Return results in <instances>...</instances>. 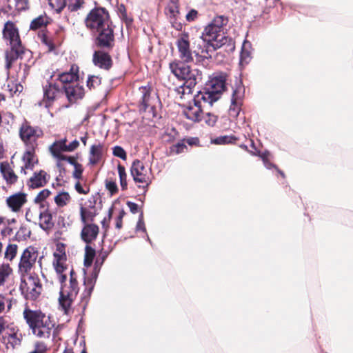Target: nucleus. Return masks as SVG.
Listing matches in <instances>:
<instances>
[{"label":"nucleus","instance_id":"nucleus-2","mask_svg":"<svg viewBox=\"0 0 353 353\" xmlns=\"http://www.w3.org/2000/svg\"><path fill=\"white\" fill-rule=\"evenodd\" d=\"M85 23L91 31L97 32V40L101 46H110L113 41V30L108 12L105 9H92L87 15Z\"/></svg>","mask_w":353,"mask_h":353},{"label":"nucleus","instance_id":"nucleus-9","mask_svg":"<svg viewBox=\"0 0 353 353\" xmlns=\"http://www.w3.org/2000/svg\"><path fill=\"white\" fill-rule=\"evenodd\" d=\"M176 46L177 48L178 56L183 62H190L193 61V54L198 55L195 50L199 51L196 45L194 44V50H192L190 45L189 35L186 32H183L179 35Z\"/></svg>","mask_w":353,"mask_h":353},{"label":"nucleus","instance_id":"nucleus-43","mask_svg":"<svg viewBox=\"0 0 353 353\" xmlns=\"http://www.w3.org/2000/svg\"><path fill=\"white\" fill-rule=\"evenodd\" d=\"M66 6L70 11H76L79 9L83 3V0H65Z\"/></svg>","mask_w":353,"mask_h":353},{"label":"nucleus","instance_id":"nucleus-30","mask_svg":"<svg viewBox=\"0 0 353 353\" xmlns=\"http://www.w3.org/2000/svg\"><path fill=\"white\" fill-rule=\"evenodd\" d=\"M54 200L58 207L62 208L70 203L71 197L68 192L62 191L54 196Z\"/></svg>","mask_w":353,"mask_h":353},{"label":"nucleus","instance_id":"nucleus-12","mask_svg":"<svg viewBox=\"0 0 353 353\" xmlns=\"http://www.w3.org/2000/svg\"><path fill=\"white\" fill-rule=\"evenodd\" d=\"M38 252L33 247H28L24 250L19 264V271L21 275L28 274L34 265Z\"/></svg>","mask_w":353,"mask_h":353},{"label":"nucleus","instance_id":"nucleus-13","mask_svg":"<svg viewBox=\"0 0 353 353\" xmlns=\"http://www.w3.org/2000/svg\"><path fill=\"white\" fill-rule=\"evenodd\" d=\"M199 93L194 96L193 103H190L183 110V114L190 120L196 122L199 121L202 118V110L208 104H205L203 99H199Z\"/></svg>","mask_w":353,"mask_h":353},{"label":"nucleus","instance_id":"nucleus-49","mask_svg":"<svg viewBox=\"0 0 353 353\" xmlns=\"http://www.w3.org/2000/svg\"><path fill=\"white\" fill-rule=\"evenodd\" d=\"M113 154L123 160H125L127 157L125 151L120 146L114 147Z\"/></svg>","mask_w":353,"mask_h":353},{"label":"nucleus","instance_id":"nucleus-52","mask_svg":"<svg viewBox=\"0 0 353 353\" xmlns=\"http://www.w3.org/2000/svg\"><path fill=\"white\" fill-rule=\"evenodd\" d=\"M105 187L112 195L115 194L118 190L117 185L114 181H107Z\"/></svg>","mask_w":353,"mask_h":353},{"label":"nucleus","instance_id":"nucleus-51","mask_svg":"<svg viewBox=\"0 0 353 353\" xmlns=\"http://www.w3.org/2000/svg\"><path fill=\"white\" fill-rule=\"evenodd\" d=\"M205 123L210 126H213L217 121L216 116L208 113L205 117Z\"/></svg>","mask_w":353,"mask_h":353},{"label":"nucleus","instance_id":"nucleus-10","mask_svg":"<svg viewBox=\"0 0 353 353\" xmlns=\"http://www.w3.org/2000/svg\"><path fill=\"white\" fill-rule=\"evenodd\" d=\"M19 134L27 148H36L37 139L43 136V131L39 128L32 127L26 123L21 125Z\"/></svg>","mask_w":353,"mask_h":353},{"label":"nucleus","instance_id":"nucleus-4","mask_svg":"<svg viewBox=\"0 0 353 353\" xmlns=\"http://www.w3.org/2000/svg\"><path fill=\"white\" fill-rule=\"evenodd\" d=\"M23 316L34 335L39 338L48 339L54 327L49 316L41 311L26 309Z\"/></svg>","mask_w":353,"mask_h":353},{"label":"nucleus","instance_id":"nucleus-29","mask_svg":"<svg viewBox=\"0 0 353 353\" xmlns=\"http://www.w3.org/2000/svg\"><path fill=\"white\" fill-rule=\"evenodd\" d=\"M8 79L7 80L6 89L9 91L11 96L16 94L17 93H20L23 90V85L18 82L17 80L12 79L10 77V72H8Z\"/></svg>","mask_w":353,"mask_h":353},{"label":"nucleus","instance_id":"nucleus-20","mask_svg":"<svg viewBox=\"0 0 353 353\" xmlns=\"http://www.w3.org/2000/svg\"><path fill=\"white\" fill-rule=\"evenodd\" d=\"M50 176L44 170H40L38 172H34V174L30 178L28 181V185L30 188H38L44 186Z\"/></svg>","mask_w":353,"mask_h":353},{"label":"nucleus","instance_id":"nucleus-55","mask_svg":"<svg viewBox=\"0 0 353 353\" xmlns=\"http://www.w3.org/2000/svg\"><path fill=\"white\" fill-rule=\"evenodd\" d=\"M136 229L137 231L141 230L145 232V227L143 221V214H141L139 216V219L137 222Z\"/></svg>","mask_w":353,"mask_h":353},{"label":"nucleus","instance_id":"nucleus-24","mask_svg":"<svg viewBox=\"0 0 353 353\" xmlns=\"http://www.w3.org/2000/svg\"><path fill=\"white\" fill-rule=\"evenodd\" d=\"M0 171L7 183L13 184L17 181V176L8 162L4 161L0 163Z\"/></svg>","mask_w":353,"mask_h":353},{"label":"nucleus","instance_id":"nucleus-8","mask_svg":"<svg viewBox=\"0 0 353 353\" xmlns=\"http://www.w3.org/2000/svg\"><path fill=\"white\" fill-rule=\"evenodd\" d=\"M21 276L20 289L27 299H36L41 292V285L37 276L23 274Z\"/></svg>","mask_w":353,"mask_h":353},{"label":"nucleus","instance_id":"nucleus-48","mask_svg":"<svg viewBox=\"0 0 353 353\" xmlns=\"http://www.w3.org/2000/svg\"><path fill=\"white\" fill-rule=\"evenodd\" d=\"M54 261L53 262H65L66 257L65 254L62 249H57L54 253Z\"/></svg>","mask_w":353,"mask_h":353},{"label":"nucleus","instance_id":"nucleus-7","mask_svg":"<svg viewBox=\"0 0 353 353\" xmlns=\"http://www.w3.org/2000/svg\"><path fill=\"white\" fill-rule=\"evenodd\" d=\"M226 76L219 74L212 77L207 83L204 92H199V99H203L205 104L212 105L220 97L225 88Z\"/></svg>","mask_w":353,"mask_h":353},{"label":"nucleus","instance_id":"nucleus-23","mask_svg":"<svg viewBox=\"0 0 353 353\" xmlns=\"http://www.w3.org/2000/svg\"><path fill=\"white\" fill-rule=\"evenodd\" d=\"M66 149V139L55 141L50 147V150L54 157L58 159L68 161V158L70 157H65L61 154L62 152H67Z\"/></svg>","mask_w":353,"mask_h":353},{"label":"nucleus","instance_id":"nucleus-11","mask_svg":"<svg viewBox=\"0 0 353 353\" xmlns=\"http://www.w3.org/2000/svg\"><path fill=\"white\" fill-rule=\"evenodd\" d=\"M131 175L136 183H146L148 186L152 182L151 169H147L139 160L133 161L130 168Z\"/></svg>","mask_w":353,"mask_h":353},{"label":"nucleus","instance_id":"nucleus-6","mask_svg":"<svg viewBox=\"0 0 353 353\" xmlns=\"http://www.w3.org/2000/svg\"><path fill=\"white\" fill-rule=\"evenodd\" d=\"M170 69L171 72L180 80L186 82L185 89L188 90V92H191V88L201 79V72L197 68H192L190 65L181 62L173 61L170 63Z\"/></svg>","mask_w":353,"mask_h":353},{"label":"nucleus","instance_id":"nucleus-58","mask_svg":"<svg viewBox=\"0 0 353 353\" xmlns=\"http://www.w3.org/2000/svg\"><path fill=\"white\" fill-rule=\"evenodd\" d=\"M127 204H128V206L129 207L130 211L132 213H136L137 212V210H138L137 204H136L133 202H130V201H128Z\"/></svg>","mask_w":353,"mask_h":353},{"label":"nucleus","instance_id":"nucleus-22","mask_svg":"<svg viewBox=\"0 0 353 353\" xmlns=\"http://www.w3.org/2000/svg\"><path fill=\"white\" fill-rule=\"evenodd\" d=\"M94 65L105 70H108L112 65V60L109 54L103 51H96L92 59Z\"/></svg>","mask_w":353,"mask_h":353},{"label":"nucleus","instance_id":"nucleus-32","mask_svg":"<svg viewBox=\"0 0 353 353\" xmlns=\"http://www.w3.org/2000/svg\"><path fill=\"white\" fill-rule=\"evenodd\" d=\"M67 161L74 165V170L73 171L72 176L77 180V181H79L82 178V173L83 171L82 165L76 162L72 157L68 158Z\"/></svg>","mask_w":353,"mask_h":353},{"label":"nucleus","instance_id":"nucleus-28","mask_svg":"<svg viewBox=\"0 0 353 353\" xmlns=\"http://www.w3.org/2000/svg\"><path fill=\"white\" fill-rule=\"evenodd\" d=\"M140 101L143 105V109L146 110L147 108L152 106V98L150 97V88L144 86L139 88Z\"/></svg>","mask_w":353,"mask_h":353},{"label":"nucleus","instance_id":"nucleus-26","mask_svg":"<svg viewBox=\"0 0 353 353\" xmlns=\"http://www.w3.org/2000/svg\"><path fill=\"white\" fill-rule=\"evenodd\" d=\"M103 145L98 143L90 148L89 161L92 165H95L101 159Z\"/></svg>","mask_w":353,"mask_h":353},{"label":"nucleus","instance_id":"nucleus-3","mask_svg":"<svg viewBox=\"0 0 353 353\" xmlns=\"http://www.w3.org/2000/svg\"><path fill=\"white\" fill-rule=\"evenodd\" d=\"M65 262H53L58 279L61 284H63L67 279V273H65V272H67V268L65 265ZM70 274L69 284L65 283L64 285H61L59 299L60 306L66 314L70 312L72 303L79 292L78 283L73 270L70 271Z\"/></svg>","mask_w":353,"mask_h":353},{"label":"nucleus","instance_id":"nucleus-14","mask_svg":"<svg viewBox=\"0 0 353 353\" xmlns=\"http://www.w3.org/2000/svg\"><path fill=\"white\" fill-rule=\"evenodd\" d=\"M245 89L240 83H238L235 88H232L231 104L229 108V114L233 118L237 117L242 105L244 97Z\"/></svg>","mask_w":353,"mask_h":353},{"label":"nucleus","instance_id":"nucleus-33","mask_svg":"<svg viewBox=\"0 0 353 353\" xmlns=\"http://www.w3.org/2000/svg\"><path fill=\"white\" fill-rule=\"evenodd\" d=\"M251 55V43L245 41L242 46V50L241 52V61L248 63Z\"/></svg>","mask_w":353,"mask_h":353},{"label":"nucleus","instance_id":"nucleus-27","mask_svg":"<svg viewBox=\"0 0 353 353\" xmlns=\"http://www.w3.org/2000/svg\"><path fill=\"white\" fill-rule=\"evenodd\" d=\"M39 225L44 230H50L53 227L54 223L50 213L47 211L40 212Z\"/></svg>","mask_w":353,"mask_h":353},{"label":"nucleus","instance_id":"nucleus-37","mask_svg":"<svg viewBox=\"0 0 353 353\" xmlns=\"http://www.w3.org/2000/svg\"><path fill=\"white\" fill-rule=\"evenodd\" d=\"M119 179H120V185L122 188V190H125L128 186L127 183V174L125 172V169L124 166L121 165V164H119L117 166Z\"/></svg>","mask_w":353,"mask_h":353},{"label":"nucleus","instance_id":"nucleus-40","mask_svg":"<svg viewBox=\"0 0 353 353\" xmlns=\"http://www.w3.org/2000/svg\"><path fill=\"white\" fill-rule=\"evenodd\" d=\"M49 5L57 12H61L66 6L65 0H48Z\"/></svg>","mask_w":353,"mask_h":353},{"label":"nucleus","instance_id":"nucleus-44","mask_svg":"<svg viewBox=\"0 0 353 353\" xmlns=\"http://www.w3.org/2000/svg\"><path fill=\"white\" fill-rule=\"evenodd\" d=\"M51 192L48 189H43L40 191L35 196L34 201L36 203H40L44 201L50 194Z\"/></svg>","mask_w":353,"mask_h":353},{"label":"nucleus","instance_id":"nucleus-62","mask_svg":"<svg viewBox=\"0 0 353 353\" xmlns=\"http://www.w3.org/2000/svg\"><path fill=\"white\" fill-rule=\"evenodd\" d=\"M262 159H263V161L264 165L268 169H270L272 167L274 166L270 162H269L268 161L267 158L264 155L262 156Z\"/></svg>","mask_w":353,"mask_h":353},{"label":"nucleus","instance_id":"nucleus-56","mask_svg":"<svg viewBox=\"0 0 353 353\" xmlns=\"http://www.w3.org/2000/svg\"><path fill=\"white\" fill-rule=\"evenodd\" d=\"M12 229L10 226L4 225L1 230V234L3 237L10 236L12 234Z\"/></svg>","mask_w":353,"mask_h":353},{"label":"nucleus","instance_id":"nucleus-47","mask_svg":"<svg viewBox=\"0 0 353 353\" xmlns=\"http://www.w3.org/2000/svg\"><path fill=\"white\" fill-rule=\"evenodd\" d=\"M6 307L8 310H10L12 307V301L9 298L0 295V313L5 310Z\"/></svg>","mask_w":353,"mask_h":353},{"label":"nucleus","instance_id":"nucleus-5","mask_svg":"<svg viewBox=\"0 0 353 353\" xmlns=\"http://www.w3.org/2000/svg\"><path fill=\"white\" fill-rule=\"evenodd\" d=\"M3 34L7 43L10 46V50L6 52V68L9 70L12 62L23 53L24 49L21 45L18 29L13 23H6Z\"/></svg>","mask_w":353,"mask_h":353},{"label":"nucleus","instance_id":"nucleus-17","mask_svg":"<svg viewBox=\"0 0 353 353\" xmlns=\"http://www.w3.org/2000/svg\"><path fill=\"white\" fill-rule=\"evenodd\" d=\"M35 148H27L21 157V172L27 174V170H32L38 163V159L34 153Z\"/></svg>","mask_w":353,"mask_h":353},{"label":"nucleus","instance_id":"nucleus-63","mask_svg":"<svg viewBox=\"0 0 353 353\" xmlns=\"http://www.w3.org/2000/svg\"><path fill=\"white\" fill-rule=\"evenodd\" d=\"M116 227L118 229H120L122 227V214H121L117 218Z\"/></svg>","mask_w":353,"mask_h":353},{"label":"nucleus","instance_id":"nucleus-31","mask_svg":"<svg viewBox=\"0 0 353 353\" xmlns=\"http://www.w3.org/2000/svg\"><path fill=\"white\" fill-rule=\"evenodd\" d=\"M165 13L172 23L176 22L180 14L179 6L167 5L165 8Z\"/></svg>","mask_w":353,"mask_h":353},{"label":"nucleus","instance_id":"nucleus-54","mask_svg":"<svg viewBox=\"0 0 353 353\" xmlns=\"http://www.w3.org/2000/svg\"><path fill=\"white\" fill-rule=\"evenodd\" d=\"M198 17V12L194 10H190L185 16V19L188 21L191 22L194 21Z\"/></svg>","mask_w":353,"mask_h":353},{"label":"nucleus","instance_id":"nucleus-18","mask_svg":"<svg viewBox=\"0 0 353 353\" xmlns=\"http://www.w3.org/2000/svg\"><path fill=\"white\" fill-rule=\"evenodd\" d=\"M65 94L70 102H75L84 96L85 92L82 85L79 83H70L64 86Z\"/></svg>","mask_w":353,"mask_h":353},{"label":"nucleus","instance_id":"nucleus-35","mask_svg":"<svg viewBox=\"0 0 353 353\" xmlns=\"http://www.w3.org/2000/svg\"><path fill=\"white\" fill-rule=\"evenodd\" d=\"M12 273V269L8 264L0 265V286L4 285L6 279Z\"/></svg>","mask_w":353,"mask_h":353},{"label":"nucleus","instance_id":"nucleus-57","mask_svg":"<svg viewBox=\"0 0 353 353\" xmlns=\"http://www.w3.org/2000/svg\"><path fill=\"white\" fill-rule=\"evenodd\" d=\"M79 145V143L78 141L74 140L72 141L69 145H66V150L67 152H72Z\"/></svg>","mask_w":353,"mask_h":353},{"label":"nucleus","instance_id":"nucleus-25","mask_svg":"<svg viewBox=\"0 0 353 353\" xmlns=\"http://www.w3.org/2000/svg\"><path fill=\"white\" fill-rule=\"evenodd\" d=\"M59 79L63 83H74L79 78L78 76V67L77 65H72L69 72H63L59 74Z\"/></svg>","mask_w":353,"mask_h":353},{"label":"nucleus","instance_id":"nucleus-15","mask_svg":"<svg viewBox=\"0 0 353 353\" xmlns=\"http://www.w3.org/2000/svg\"><path fill=\"white\" fill-rule=\"evenodd\" d=\"M21 334L19 332L18 328L14 325H8L3 333L2 342L7 345H10L14 348L21 343Z\"/></svg>","mask_w":353,"mask_h":353},{"label":"nucleus","instance_id":"nucleus-64","mask_svg":"<svg viewBox=\"0 0 353 353\" xmlns=\"http://www.w3.org/2000/svg\"><path fill=\"white\" fill-rule=\"evenodd\" d=\"M198 142H199V141L196 138H191V139H189L187 140V143L190 145L196 144Z\"/></svg>","mask_w":353,"mask_h":353},{"label":"nucleus","instance_id":"nucleus-16","mask_svg":"<svg viewBox=\"0 0 353 353\" xmlns=\"http://www.w3.org/2000/svg\"><path fill=\"white\" fill-rule=\"evenodd\" d=\"M27 194L23 192H17L9 196L6 203L8 208L14 213L20 212L22 207L27 202Z\"/></svg>","mask_w":353,"mask_h":353},{"label":"nucleus","instance_id":"nucleus-50","mask_svg":"<svg viewBox=\"0 0 353 353\" xmlns=\"http://www.w3.org/2000/svg\"><path fill=\"white\" fill-rule=\"evenodd\" d=\"M47 347L43 342H38L34 345V350L29 353H46Z\"/></svg>","mask_w":353,"mask_h":353},{"label":"nucleus","instance_id":"nucleus-61","mask_svg":"<svg viewBox=\"0 0 353 353\" xmlns=\"http://www.w3.org/2000/svg\"><path fill=\"white\" fill-rule=\"evenodd\" d=\"M185 85H186V82H185V83H184L183 85V86H181V87L180 88L179 90V93H181V94H182V95H183V97H185V94H191V93H192V90H191V92H188V89H185V90H184V92H183V88H185ZM192 88H191V90H192Z\"/></svg>","mask_w":353,"mask_h":353},{"label":"nucleus","instance_id":"nucleus-60","mask_svg":"<svg viewBox=\"0 0 353 353\" xmlns=\"http://www.w3.org/2000/svg\"><path fill=\"white\" fill-rule=\"evenodd\" d=\"M17 222L16 219H8L4 216L3 225L10 226L11 224L15 223Z\"/></svg>","mask_w":353,"mask_h":353},{"label":"nucleus","instance_id":"nucleus-38","mask_svg":"<svg viewBox=\"0 0 353 353\" xmlns=\"http://www.w3.org/2000/svg\"><path fill=\"white\" fill-rule=\"evenodd\" d=\"M235 139L232 136H221L211 139V143L216 145H225L233 142Z\"/></svg>","mask_w":353,"mask_h":353},{"label":"nucleus","instance_id":"nucleus-39","mask_svg":"<svg viewBox=\"0 0 353 353\" xmlns=\"http://www.w3.org/2000/svg\"><path fill=\"white\" fill-rule=\"evenodd\" d=\"M17 252V245L15 244H9L5 251V258L12 261L16 256Z\"/></svg>","mask_w":353,"mask_h":353},{"label":"nucleus","instance_id":"nucleus-1","mask_svg":"<svg viewBox=\"0 0 353 353\" xmlns=\"http://www.w3.org/2000/svg\"><path fill=\"white\" fill-rule=\"evenodd\" d=\"M227 20L222 16L215 17L203 30L202 34L194 41L193 44L196 45L199 51L196 54L206 57L209 51L215 50L227 45L234 48L233 41L225 35L224 26Z\"/></svg>","mask_w":353,"mask_h":353},{"label":"nucleus","instance_id":"nucleus-59","mask_svg":"<svg viewBox=\"0 0 353 353\" xmlns=\"http://www.w3.org/2000/svg\"><path fill=\"white\" fill-rule=\"evenodd\" d=\"M7 325H6L4 318L3 316H0V334L5 331Z\"/></svg>","mask_w":353,"mask_h":353},{"label":"nucleus","instance_id":"nucleus-46","mask_svg":"<svg viewBox=\"0 0 353 353\" xmlns=\"http://www.w3.org/2000/svg\"><path fill=\"white\" fill-rule=\"evenodd\" d=\"M187 149L184 141H181L171 147V152L175 154H180L186 151Z\"/></svg>","mask_w":353,"mask_h":353},{"label":"nucleus","instance_id":"nucleus-41","mask_svg":"<svg viewBox=\"0 0 353 353\" xmlns=\"http://www.w3.org/2000/svg\"><path fill=\"white\" fill-rule=\"evenodd\" d=\"M101 84V78L98 76H90L87 81V86L90 90L97 88Z\"/></svg>","mask_w":353,"mask_h":353},{"label":"nucleus","instance_id":"nucleus-21","mask_svg":"<svg viewBox=\"0 0 353 353\" xmlns=\"http://www.w3.org/2000/svg\"><path fill=\"white\" fill-rule=\"evenodd\" d=\"M99 227L93 223H86L81 232V236L83 241L87 243H91L96 239L99 233Z\"/></svg>","mask_w":353,"mask_h":353},{"label":"nucleus","instance_id":"nucleus-34","mask_svg":"<svg viewBox=\"0 0 353 353\" xmlns=\"http://www.w3.org/2000/svg\"><path fill=\"white\" fill-rule=\"evenodd\" d=\"M95 256V250L90 245H87L85 249L84 265L90 267Z\"/></svg>","mask_w":353,"mask_h":353},{"label":"nucleus","instance_id":"nucleus-53","mask_svg":"<svg viewBox=\"0 0 353 353\" xmlns=\"http://www.w3.org/2000/svg\"><path fill=\"white\" fill-rule=\"evenodd\" d=\"M74 188L76 191L79 194H87L89 192V188H83L79 181L76 182Z\"/></svg>","mask_w":353,"mask_h":353},{"label":"nucleus","instance_id":"nucleus-19","mask_svg":"<svg viewBox=\"0 0 353 353\" xmlns=\"http://www.w3.org/2000/svg\"><path fill=\"white\" fill-rule=\"evenodd\" d=\"M61 93V90L57 84L49 82L43 89V98L45 100V106L48 107L51 103L57 98Z\"/></svg>","mask_w":353,"mask_h":353},{"label":"nucleus","instance_id":"nucleus-45","mask_svg":"<svg viewBox=\"0 0 353 353\" xmlns=\"http://www.w3.org/2000/svg\"><path fill=\"white\" fill-rule=\"evenodd\" d=\"M80 214H81V221L84 224L88 223L87 221L89 220H92V217H93L92 213L90 211H89L88 209H86L83 207H81Z\"/></svg>","mask_w":353,"mask_h":353},{"label":"nucleus","instance_id":"nucleus-42","mask_svg":"<svg viewBox=\"0 0 353 353\" xmlns=\"http://www.w3.org/2000/svg\"><path fill=\"white\" fill-rule=\"evenodd\" d=\"M99 270H97V268H94V272L92 274V278L85 279L84 281L85 285L87 286L88 294H90L93 289L94 283L96 281Z\"/></svg>","mask_w":353,"mask_h":353},{"label":"nucleus","instance_id":"nucleus-36","mask_svg":"<svg viewBox=\"0 0 353 353\" xmlns=\"http://www.w3.org/2000/svg\"><path fill=\"white\" fill-rule=\"evenodd\" d=\"M48 23V18L46 16H39L32 21L30 23V28L32 30H37L46 26Z\"/></svg>","mask_w":353,"mask_h":353}]
</instances>
